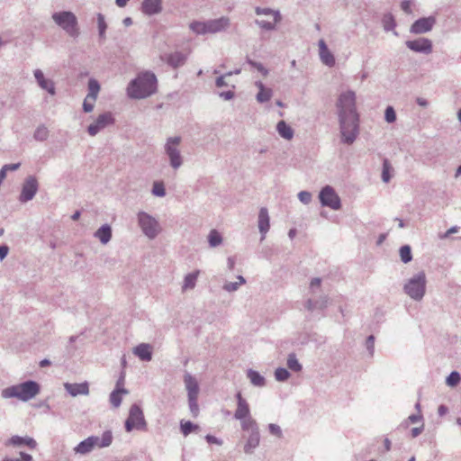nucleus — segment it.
Wrapping results in <instances>:
<instances>
[{
	"label": "nucleus",
	"instance_id": "nucleus-1",
	"mask_svg": "<svg viewBox=\"0 0 461 461\" xmlns=\"http://www.w3.org/2000/svg\"><path fill=\"white\" fill-rule=\"evenodd\" d=\"M158 91V79L151 71H143L131 80L126 88L127 96L131 99L140 100L148 98Z\"/></svg>",
	"mask_w": 461,
	"mask_h": 461
},
{
	"label": "nucleus",
	"instance_id": "nucleus-2",
	"mask_svg": "<svg viewBox=\"0 0 461 461\" xmlns=\"http://www.w3.org/2000/svg\"><path fill=\"white\" fill-rule=\"evenodd\" d=\"M40 384L35 381H26L16 385L5 388L2 397L5 399L17 398L23 402H28L40 393Z\"/></svg>",
	"mask_w": 461,
	"mask_h": 461
},
{
	"label": "nucleus",
	"instance_id": "nucleus-3",
	"mask_svg": "<svg viewBox=\"0 0 461 461\" xmlns=\"http://www.w3.org/2000/svg\"><path fill=\"white\" fill-rule=\"evenodd\" d=\"M230 25V18L221 16L205 22H193L190 29L196 34L218 33L226 31Z\"/></svg>",
	"mask_w": 461,
	"mask_h": 461
},
{
	"label": "nucleus",
	"instance_id": "nucleus-4",
	"mask_svg": "<svg viewBox=\"0 0 461 461\" xmlns=\"http://www.w3.org/2000/svg\"><path fill=\"white\" fill-rule=\"evenodd\" d=\"M426 274L424 271H420L406 281L403 291L411 299L420 302L426 294Z\"/></svg>",
	"mask_w": 461,
	"mask_h": 461
},
{
	"label": "nucleus",
	"instance_id": "nucleus-5",
	"mask_svg": "<svg viewBox=\"0 0 461 461\" xmlns=\"http://www.w3.org/2000/svg\"><path fill=\"white\" fill-rule=\"evenodd\" d=\"M339 119L359 118L356 107V94L348 90L341 93L337 101Z\"/></svg>",
	"mask_w": 461,
	"mask_h": 461
},
{
	"label": "nucleus",
	"instance_id": "nucleus-6",
	"mask_svg": "<svg viewBox=\"0 0 461 461\" xmlns=\"http://www.w3.org/2000/svg\"><path fill=\"white\" fill-rule=\"evenodd\" d=\"M54 23L66 32L70 37L77 38L79 35L77 16L70 11L56 12L51 16Z\"/></svg>",
	"mask_w": 461,
	"mask_h": 461
},
{
	"label": "nucleus",
	"instance_id": "nucleus-7",
	"mask_svg": "<svg viewBox=\"0 0 461 461\" xmlns=\"http://www.w3.org/2000/svg\"><path fill=\"white\" fill-rule=\"evenodd\" d=\"M181 138L179 136L169 137L164 145V151L168 158L169 165L174 170H177L184 163V158L179 149Z\"/></svg>",
	"mask_w": 461,
	"mask_h": 461
},
{
	"label": "nucleus",
	"instance_id": "nucleus-8",
	"mask_svg": "<svg viewBox=\"0 0 461 461\" xmlns=\"http://www.w3.org/2000/svg\"><path fill=\"white\" fill-rule=\"evenodd\" d=\"M359 118L339 119L341 142L347 145L354 143L359 134Z\"/></svg>",
	"mask_w": 461,
	"mask_h": 461
},
{
	"label": "nucleus",
	"instance_id": "nucleus-9",
	"mask_svg": "<svg viewBox=\"0 0 461 461\" xmlns=\"http://www.w3.org/2000/svg\"><path fill=\"white\" fill-rule=\"evenodd\" d=\"M137 220L141 231L149 240H154L161 231L158 221L146 212H139Z\"/></svg>",
	"mask_w": 461,
	"mask_h": 461
},
{
	"label": "nucleus",
	"instance_id": "nucleus-10",
	"mask_svg": "<svg viewBox=\"0 0 461 461\" xmlns=\"http://www.w3.org/2000/svg\"><path fill=\"white\" fill-rule=\"evenodd\" d=\"M134 428L137 429H144L146 428L143 411L138 404L131 405L129 417L125 421L126 431L130 432Z\"/></svg>",
	"mask_w": 461,
	"mask_h": 461
},
{
	"label": "nucleus",
	"instance_id": "nucleus-11",
	"mask_svg": "<svg viewBox=\"0 0 461 461\" xmlns=\"http://www.w3.org/2000/svg\"><path fill=\"white\" fill-rule=\"evenodd\" d=\"M319 198L322 206L330 207L332 210H339L341 207L339 196L330 185H326L321 190Z\"/></svg>",
	"mask_w": 461,
	"mask_h": 461
},
{
	"label": "nucleus",
	"instance_id": "nucleus-12",
	"mask_svg": "<svg viewBox=\"0 0 461 461\" xmlns=\"http://www.w3.org/2000/svg\"><path fill=\"white\" fill-rule=\"evenodd\" d=\"M39 190V183L34 176H28L23 183L19 201L27 203L32 200Z\"/></svg>",
	"mask_w": 461,
	"mask_h": 461
},
{
	"label": "nucleus",
	"instance_id": "nucleus-13",
	"mask_svg": "<svg viewBox=\"0 0 461 461\" xmlns=\"http://www.w3.org/2000/svg\"><path fill=\"white\" fill-rule=\"evenodd\" d=\"M114 123V117L111 112H105L98 115L93 123L87 127V132L90 136H95L106 127Z\"/></svg>",
	"mask_w": 461,
	"mask_h": 461
},
{
	"label": "nucleus",
	"instance_id": "nucleus-14",
	"mask_svg": "<svg viewBox=\"0 0 461 461\" xmlns=\"http://www.w3.org/2000/svg\"><path fill=\"white\" fill-rule=\"evenodd\" d=\"M436 23L434 16L422 17L416 20L410 28V32L413 34H423L432 30Z\"/></svg>",
	"mask_w": 461,
	"mask_h": 461
},
{
	"label": "nucleus",
	"instance_id": "nucleus-15",
	"mask_svg": "<svg viewBox=\"0 0 461 461\" xmlns=\"http://www.w3.org/2000/svg\"><path fill=\"white\" fill-rule=\"evenodd\" d=\"M408 49L414 52L430 54L432 52V41L427 38H419L405 42Z\"/></svg>",
	"mask_w": 461,
	"mask_h": 461
},
{
	"label": "nucleus",
	"instance_id": "nucleus-16",
	"mask_svg": "<svg viewBox=\"0 0 461 461\" xmlns=\"http://www.w3.org/2000/svg\"><path fill=\"white\" fill-rule=\"evenodd\" d=\"M235 397L237 400V409L234 413V418L236 420H241L243 418L251 416L249 405L247 402V401L242 397L241 393H237Z\"/></svg>",
	"mask_w": 461,
	"mask_h": 461
},
{
	"label": "nucleus",
	"instance_id": "nucleus-17",
	"mask_svg": "<svg viewBox=\"0 0 461 461\" xmlns=\"http://www.w3.org/2000/svg\"><path fill=\"white\" fill-rule=\"evenodd\" d=\"M184 383L187 391V398L198 397L200 389L196 378L191 374L185 373L184 375Z\"/></svg>",
	"mask_w": 461,
	"mask_h": 461
},
{
	"label": "nucleus",
	"instance_id": "nucleus-18",
	"mask_svg": "<svg viewBox=\"0 0 461 461\" xmlns=\"http://www.w3.org/2000/svg\"><path fill=\"white\" fill-rule=\"evenodd\" d=\"M64 387L66 391L73 397L77 395H88L89 394V386L86 382L80 384H64Z\"/></svg>",
	"mask_w": 461,
	"mask_h": 461
},
{
	"label": "nucleus",
	"instance_id": "nucleus-19",
	"mask_svg": "<svg viewBox=\"0 0 461 461\" xmlns=\"http://www.w3.org/2000/svg\"><path fill=\"white\" fill-rule=\"evenodd\" d=\"M33 74L41 88L46 90L51 95L56 94L54 82L52 80L46 79L41 69H35Z\"/></svg>",
	"mask_w": 461,
	"mask_h": 461
},
{
	"label": "nucleus",
	"instance_id": "nucleus-20",
	"mask_svg": "<svg viewBox=\"0 0 461 461\" xmlns=\"http://www.w3.org/2000/svg\"><path fill=\"white\" fill-rule=\"evenodd\" d=\"M270 219L268 215V211L266 207H262L258 212V230L261 233V240H263L266 237V234L269 230L270 228Z\"/></svg>",
	"mask_w": 461,
	"mask_h": 461
},
{
	"label": "nucleus",
	"instance_id": "nucleus-21",
	"mask_svg": "<svg viewBox=\"0 0 461 461\" xmlns=\"http://www.w3.org/2000/svg\"><path fill=\"white\" fill-rule=\"evenodd\" d=\"M141 11L149 16L159 14L162 11V0H143Z\"/></svg>",
	"mask_w": 461,
	"mask_h": 461
},
{
	"label": "nucleus",
	"instance_id": "nucleus-22",
	"mask_svg": "<svg viewBox=\"0 0 461 461\" xmlns=\"http://www.w3.org/2000/svg\"><path fill=\"white\" fill-rule=\"evenodd\" d=\"M319 52L320 59L323 64L331 68L335 65V58L333 54L329 50L325 41L323 40L319 41Z\"/></svg>",
	"mask_w": 461,
	"mask_h": 461
},
{
	"label": "nucleus",
	"instance_id": "nucleus-23",
	"mask_svg": "<svg viewBox=\"0 0 461 461\" xmlns=\"http://www.w3.org/2000/svg\"><path fill=\"white\" fill-rule=\"evenodd\" d=\"M187 59V55L181 51H175L166 56V62L173 68L182 67Z\"/></svg>",
	"mask_w": 461,
	"mask_h": 461
},
{
	"label": "nucleus",
	"instance_id": "nucleus-24",
	"mask_svg": "<svg viewBox=\"0 0 461 461\" xmlns=\"http://www.w3.org/2000/svg\"><path fill=\"white\" fill-rule=\"evenodd\" d=\"M132 351L142 361H150L152 359V347L148 343L139 344Z\"/></svg>",
	"mask_w": 461,
	"mask_h": 461
},
{
	"label": "nucleus",
	"instance_id": "nucleus-25",
	"mask_svg": "<svg viewBox=\"0 0 461 461\" xmlns=\"http://www.w3.org/2000/svg\"><path fill=\"white\" fill-rule=\"evenodd\" d=\"M5 445H13L16 447L25 445L29 447L31 449H34L37 447V442L31 437H20L15 435L11 437L5 443Z\"/></svg>",
	"mask_w": 461,
	"mask_h": 461
},
{
	"label": "nucleus",
	"instance_id": "nucleus-26",
	"mask_svg": "<svg viewBox=\"0 0 461 461\" xmlns=\"http://www.w3.org/2000/svg\"><path fill=\"white\" fill-rule=\"evenodd\" d=\"M260 442L259 429L253 430L250 432L247 442L244 446V452L246 454H252L256 447H258Z\"/></svg>",
	"mask_w": 461,
	"mask_h": 461
},
{
	"label": "nucleus",
	"instance_id": "nucleus-27",
	"mask_svg": "<svg viewBox=\"0 0 461 461\" xmlns=\"http://www.w3.org/2000/svg\"><path fill=\"white\" fill-rule=\"evenodd\" d=\"M95 442H93L94 448L98 447L100 448L109 447L113 441V434L110 430L104 431L101 438L97 436H90Z\"/></svg>",
	"mask_w": 461,
	"mask_h": 461
},
{
	"label": "nucleus",
	"instance_id": "nucleus-28",
	"mask_svg": "<svg viewBox=\"0 0 461 461\" xmlns=\"http://www.w3.org/2000/svg\"><path fill=\"white\" fill-rule=\"evenodd\" d=\"M95 237L100 240L102 244H107L112 239V228L109 224L102 225L95 232Z\"/></svg>",
	"mask_w": 461,
	"mask_h": 461
},
{
	"label": "nucleus",
	"instance_id": "nucleus-29",
	"mask_svg": "<svg viewBox=\"0 0 461 461\" xmlns=\"http://www.w3.org/2000/svg\"><path fill=\"white\" fill-rule=\"evenodd\" d=\"M200 274L199 270L187 274L184 278V283L182 285V292H185L187 290H192L195 287L196 281L198 276Z\"/></svg>",
	"mask_w": 461,
	"mask_h": 461
},
{
	"label": "nucleus",
	"instance_id": "nucleus-30",
	"mask_svg": "<svg viewBox=\"0 0 461 461\" xmlns=\"http://www.w3.org/2000/svg\"><path fill=\"white\" fill-rule=\"evenodd\" d=\"M278 134L285 140H290L294 137V130L285 121H280L276 124Z\"/></svg>",
	"mask_w": 461,
	"mask_h": 461
},
{
	"label": "nucleus",
	"instance_id": "nucleus-31",
	"mask_svg": "<svg viewBox=\"0 0 461 461\" xmlns=\"http://www.w3.org/2000/svg\"><path fill=\"white\" fill-rule=\"evenodd\" d=\"M247 377L250 383L256 387H264L266 385V379L258 371L249 369L247 371Z\"/></svg>",
	"mask_w": 461,
	"mask_h": 461
},
{
	"label": "nucleus",
	"instance_id": "nucleus-32",
	"mask_svg": "<svg viewBox=\"0 0 461 461\" xmlns=\"http://www.w3.org/2000/svg\"><path fill=\"white\" fill-rule=\"evenodd\" d=\"M93 442L95 441L88 437L74 447L75 453L80 455H86L90 453L94 449Z\"/></svg>",
	"mask_w": 461,
	"mask_h": 461
},
{
	"label": "nucleus",
	"instance_id": "nucleus-33",
	"mask_svg": "<svg viewBox=\"0 0 461 461\" xmlns=\"http://www.w3.org/2000/svg\"><path fill=\"white\" fill-rule=\"evenodd\" d=\"M382 23H383L384 30L385 32L393 31V34L395 36L398 35V32L396 31H394V29L396 27V22L392 14H390V13L385 14L382 19Z\"/></svg>",
	"mask_w": 461,
	"mask_h": 461
},
{
	"label": "nucleus",
	"instance_id": "nucleus-34",
	"mask_svg": "<svg viewBox=\"0 0 461 461\" xmlns=\"http://www.w3.org/2000/svg\"><path fill=\"white\" fill-rule=\"evenodd\" d=\"M128 391L124 388H115L110 394V402L114 408H118L122 403V394H127Z\"/></svg>",
	"mask_w": 461,
	"mask_h": 461
},
{
	"label": "nucleus",
	"instance_id": "nucleus-35",
	"mask_svg": "<svg viewBox=\"0 0 461 461\" xmlns=\"http://www.w3.org/2000/svg\"><path fill=\"white\" fill-rule=\"evenodd\" d=\"M287 367L293 372H301L303 369L302 364L298 361L295 353H289L286 361Z\"/></svg>",
	"mask_w": 461,
	"mask_h": 461
},
{
	"label": "nucleus",
	"instance_id": "nucleus-36",
	"mask_svg": "<svg viewBox=\"0 0 461 461\" xmlns=\"http://www.w3.org/2000/svg\"><path fill=\"white\" fill-rule=\"evenodd\" d=\"M244 284H246V279L242 276H238L236 282H226L223 285L222 288L226 292L232 293L237 291L240 287V285Z\"/></svg>",
	"mask_w": 461,
	"mask_h": 461
},
{
	"label": "nucleus",
	"instance_id": "nucleus-37",
	"mask_svg": "<svg viewBox=\"0 0 461 461\" xmlns=\"http://www.w3.org/2000/svg\"><path fill=\"white\" fill-rule=\"evenodd\" d=\"M100 91V84L95 78H90L88 80V96L89 99H97L98 94Z\"/></svg>",
	"mask_w": 461,
	"mask_h": 461
},
{
	"label": "nucleus",
	"instance_id": "nucleus-38",
	"mask_svg": "<svg viewBox=\"0 0 461 461\" xmlns=\"http://www.w3.org/2000/svg\"><path fill=\"white\" fill-rule=\"evenodd\" d=\"M255 13L258 15H273L275 23H279L282 19L279 11H274L270 8H262L258 6L255 8Z\"/></svg>",
	"mask_w": 461,
	"mask_h": 461
},
{
	"label": "nucleus",
	"instance_id": "nucleus-39",
	"mask_svg": "<svg viewBox=\"0 0 461 461\" xmlns=\"http://www.w3.org/2000/svg\"><path fill=\"white\" fill-rule=\"evenodd\" d=\"M208 242L210 247L216 248L222 243V237L216 230H212L208 235Z\"/></svg>",
	"mask_w": 461,
	"mask_h": 461
},
{
	"label": "nucleus",
	"instance_id": "nucleus-40",
	"mask_svg": "<svg viewBox=\"0 0 461 461\" xmlns=\"http://www.w3.org/2000/svg\"><path fill=\"white\" fill-rule=\"evenodd\" d=\"M240 420L241 429L243 430H250V432H251L253 430L258 429V426L256 420L251 416L243 418Z\"/></svg>",
	"mask_w": 461,
	"mask_h": 461
},
{
	"label": "nucleus",
	"instance_id": "nucleus-41",
	"mask_svg": "<svg viewBox=\"0 0 461 461\" xmlns=\"http://www.w3.org/2000/svg\"><path fill=\"white\" fill-rule=\"evenodd\" d=\"M33 138L37 141H44L49 138V130L43 124L38 126L33 133Z\"/></svg>",
	"mask_w": 461,
	"mask_h": 461
},
{
	"label": "nucleus",
	"instance_id": "nucleus-42",
	"mask_svg": "<svg viewBox=\"0 0 461 461\" xmlns=\"http://www.w3.org/2000/svg\"><path fill=\"white\" fill-rule=\"evenodd\" d=\"M97 26H98V34L101 40L105 39V31L107 29V24L104 20V16L102 14H97Z\"/></svg>",
	"mask_w": 461,
	"mask_h": 461
},
{
	"label": "nucleus",
	"instance_id": "nucleus-43",
	"mask_svg": "<svg viewBox=\"0 0 461 461\" xmlns=\"http://www.w3.org/2000/svg\"><path fill=\"white\" fill-rule=\"evenodd\" d=\"M273 95V90L271 88H266L262 91H258L256 95V99L258 103L263 104L271 99Z\"/></svg>",
	"mask_w": 461,
	"mask_h": 461
},
{
	"label": "nucleus",
	"instance_id": "nucleus-44",
	"mask_svg": "<svg viewBox=\"0 0 461 461\" xmlns=\"http://www.w3.org/2000/svg\"><path fill=\"white\" fill-rule=\"evenodd\" d=\"M400 257L403 263H409L412 259L411 249L409 245H404L400 248Z\"/></svg>",
	"mask_w": 461,
	"mask_h": 461
},
{
	"label": "nucleus",
	"instance_id": "nucleus-45",
	"mask_svg": "<svg viewBox=\"0 0 461 461\" xmlns=\"http://www.w3.org/2000/svg\"><path fill=\"white\" fill-rule=\"evenodd\" d=\"M151 193L153 195L158 197H164L166 195V189L163 182H154L152 185Z\"/></svg>",
	"mask_w": 461,
	"mask_h": 461
},
{
	"label": "nucleus",
	"instance_id": "nucleus-46",
	"mask_svg": "<svg viewBox=\"0 0 461 461\" xmlns=\"http://www.w3.org/2000/svg\"><path fill=\"white\" fill-rule=\"evenodd\" d=\"M290 373L284 367H278L275 371V378L278 382H285L290 377Z\"/></svg>",
	"mask_w": 461,
	"mask_h": 461
},
{
	"label": "nucleus",
	"instance_id": "nucleus-47",
	"mask_svg": "<svg viewBox=\"0 0 461 461\" xmlns=\"http://www.w3.org/2000/svg\"><path fill=\"white\" fill-rule=\"evenodd\" d=\"M198 428H199L198 425H195L191 421H181V423H180L181 432L185 436H187L188 434L194 431Z\"/></svg>",
	"mask_w": 461,
	"mask_h": 461
},
{
	"label": "nucleus",
	"instance_id": "nucleus-48",
	"mask_svg": "<svg viewBox=\"0 0 461 461\" xmlns=\"http://www.w3.org/2000/svg\"><path fill=\"white\" fill-rule=\"evenodd\" d=\"M461 380L460 374L457 371H452L446 379V384L450 387H455Z\"/></svg>",
	"mask_w": 461,
	"mask_h": 461
},
{
	"label": "nucleus",
	"instance_id": "nucleus-49",
	"mask_svg": "<svg viewBox=\"0 0 461 461\" xmlns=\"http://www.w3.org/2000/svg\"><path fill=\"white\" fill-rule=\"evenodd\" d=\"M198 397H192L188 398V406L190 412L192 413L193 417H197L199 414V406L197 402Z\"/></svg>",
	"mask_w": 461,
	"mask_h": 461
},
{
	"label": "nucleus",
	"instance_id": "nucleus-50",
	"mask_svg": "<svg viewBox=\"0 0 461 461\" xmlns=\"http://www.w3.org/2000/svg\"><path fill=\"white\" fill-rule=\"evenodd\" d=\"M255 23L264 30L274 31V30H276V24L277 23H275V21L273 23H271V22L257 19V20H255Z\"/></svg>",
	"mask_w": 461,
	"mask_h": 461
},
{
	"label": "nucleus",
	"instance_id": "nucleus-51",
	"mask_svg": "<svg viewBox=\"0 0 461 461\" xmlns=\"http://www.w3.org/2000/svg\"><path fill=\"white\" fill-rule=\"evenodd\" d=\"M384 119L389 123H393L396 121V113L393 106L386 107L384 112Z\"/></svg>",
	"mask_w": 461,
	"mask_h": 461
},
{
	"label": "nucleus",
	"instance_id": "nucleus-52",
	"mask_svg": "<svg viewBox=\"0 0 461 461\" xmlns=\"http://www.w3.org/2000/svg\"><path fill=\"white\" fill-rule=\"evenodd\" d=\"M96 99H89L88 96H86L83 102V110L85 113H91L94 110L95 104Z\"/></svg>",
	"mask_w": 461,
	"mask_h": 461
},
{
	"label": "nucleus",
	"instance_id": "nucleus-53",
	"mask_svg": "<svg viewBox=\"0 0 461 461\" xmlns=\"http://www.w3.org/2000/svg\"><path fill=\"white\" fill-rule=\"evenodd\" d=\"M247 62L252 66L253 68H255L258 71H259L260 73H262L264 76H267L268 74V70L263 66V64L259 63V62H257V61H254L250 59H247Z\"/></svg>",
	"mask_w": 461,
	"mask_h": 461
},
{
	"label": "nucleus",
	"instance_id": "nucleus-54",
	"mask_svg": "<svg viewBox=\"0 0 461 461\" xmlns=\"http://www.w3.org/2000/svg\"><path fill=\"white\" fill-rule=\"evenodd\" d=\"M298 198L303 203L308 204L312 201V194L308 191H301L298 194Z\"/></svg>",
	"mask_w": 461,
	"mask_h": 461
},
{
	"label": "nucleus",
	"instance_id": "nucleus-55",
	"mask_svg": "<svg viewBox=\"0 0 461 461\" xmlns=\"http://www.w3.org/2000/svg\"><path fill=\"white\" fill-rule=\"evenodd\" d=\"M268 429L272 435H274L279 438H282L283 433H282V429H281L280 426L271 423L268 425Z\"/></svg>",
	"mask_w": 461,
	"mask_h": 461
},
{
	"label": "nucleus",
	"instance_id": "nucleus-56",
	"mask_svg": "<svg viewBox=\"0 0 461 461\" xmlns=\"http://www.w3.org/2000/svg\"><path fill=\"white\" fill-rule=\"evenodd\" d=\"M382 179L384 183L389 182L390 180V174H389V163L387 160L384 161L383 165V172H382Z\"/></svg>",
	"mask_w": 461,
	"mask_h": 461
},
{
	"label": "nucleus",
	"instance_id": "nucleus-57",
	"mask_svg": "<svg viewBox=\"0 0 461 461\" xmlns=\"http://www.w3.org/2000/svg\"><path fill=\"white\" fill-rule=\"evenodd\" d=\"M318 305V309L323 310L328 306L329 297L328 295H321L318 300H315Z\"/></svg>",
	"mask_w": 461,
	"mask_h": 461
},
{
	"label": "nucleus",
	"instance_id": "nucleus-58",
	"mask_svg": "<svg viewBox=\"0 0 461 461\" xmlns=\"http://www.w3.org/2000/svg\"><path fill=\"white\" fill-rule=\"evenodd\" d=\"M366 344L370 355L373 356L375 348V337L373 335L368 336Z\"/></svg>",
	"mask_w": 461,
	"mask_h": 461
},
{
	"label": "nucleus",
	"instance_id": "nucleus-59",
	"mask_svg": "<svg viewBox=\"0 0 461 461\" xmlns=\"http://www.w3.org/2000/svg\"><path fill=\"white\" fill-rule=\"evenodd\" d=\"M321 279L320 277L312 278L310 283V289H311L312 293H314L316 288L321 287Z\"/></svg>",
	"mask_w": 461,
	"mask_h": 461
},
{
	"label": "nucleus",
	"instance_id": "nucleus-60",
	"mask_svg": "<svg viewBox=\"0 0 461 461\" xmlns=\"http://www.w3.org/2000/svg\"><path fill=\"white\" fill-rule=\"evenodd\" d=\"M305 308L309 311V312H313L314 310H317L318 309V305L316 303V301L315 300H312V299H308L306 302H305Z\"/></svg>",
	"mask_w": 461,
	"mask_h": 461
},
{
	"label": "nucleus",
	"instance_id": "nucleus-61",
	"mask_svg": "<svg viewBox=\"0 0 461 461\" xmlns=\"http://www.w3.org/2000/svg\"><path fill=\"white\" fill-rule=\"evenodd\" d=\"M20 166H21L20 163L6 164L1 168V170H4L5 174L6 175V171H8V170L14 171V170L18 169L20 167Z\"/></svg>",
	"mask_w": 461,
	"mask_h": 461
},
{
	"label": "nucleus",
	"instance_id": "nucleus-62",
	"mask_svg": "<svg viewBox=\"0 0 461 461\" xmlns=\"http://www.w3.org/2000/svg\"><path fill=\"white\" fill-rule=\"evenodd\" d=\"M205 439L209 444H216L218 446H221L222 444V441L221 439L212 435H206Z\"/></svg>",
	"mask_w": 461,
	"mask_h": 461
},
{
	"label": "nucleus",
	"instance_id": "nucleus-63",
	"mask_svg": "<svg viewBox=\"0 0 461 461\" xmlns=\"http://www.w3.org/2000/svg\"><path fill=\"white\" fill-rule=\"evenodd\" d=\"M226 77L227 76H225V74H224L216 78L215 85L217 87H222V86H229V84L225 81Z\"/></svg>",
	"mask_w": 461,
	"mask_h": 461
},
{
	"label": "nucleus",
	"instance_id": "nucleus-64",
	"mask_svg": "<svg viewBox=\"0 0 461 461\" xmlns=\"http://www.w3.org/2000/svg\"><path fill=\"white\" fill-rule=\"evenodd\" d=\"M19 455L21 459H16V461H32V456L30 454L21 451Z\"/></svg>",
	"mask_w": 461,
	"mask_h": 461
}]
</instances>
